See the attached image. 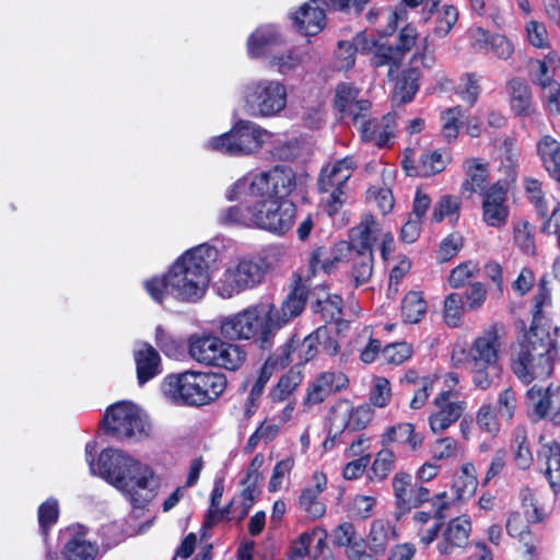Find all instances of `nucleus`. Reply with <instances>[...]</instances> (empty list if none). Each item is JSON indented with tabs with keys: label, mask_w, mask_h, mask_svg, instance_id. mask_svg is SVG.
<instances>
[{
	"label": "nucleus",
	"mask_w": 560,
	"mask_h": 560,
	"mask_svg": "<svg viewBox=\"0 0 560 560\" xmlns=\"http://www.w3.org/2000/svg\"><path fill=\"white\" fill-rule=\"evenodd\" d=\"M392 487L397 508L402 512H408L429 501V489L415 482L413 477L408 472H396L392 479Z\"/></svg>",
	"instance_id": "a211bd4d"
},
{
	"label": "nucleus",
	"mask_w": 560,
	"mask_h": 560,
	"mask_svg": "<svg viewBox=\"0 0 560 560\" xmlns=\"http://www.w3.org/2000/svg\"><path fill=\"white\" fill-rule=\"evenodd\" d=\"M448 162L447 155L441 152L432 151L423 153L418 165V176H432L442 172Z\"/></svg>",
	"instance_id": "13d9d810"
},
{
	"label": "nucleus",
	"mask_w": 560,
	"mask_h": 560,
	"mask_svg": "<svg viewBox=\"0 0 560 560\" xmlns=\"http://www.w3.org/2000/svg\"><path fill=\"white\" fill-rule=\"evenodd\" d=\"M396 527L388 520H374L369 534V546L376 555L383 553L390 541L396 540Z\"/></svg>",
	"instance_id": "e433bc0d"
},
{
	"label": "nucleus",
	"mask_w": 560,
	"mask_h": 560,
	"mask_svg": "<svg viewBox=\"0 0 560 560\" xmlns=\"http://www.w3.org/2000/svg\"><path fill=\"white\" fill-rule=\"evenodd\" d=\"M305 58L306 55L300 48H277L266 62L269 68L275 69L282 75H287L300 68L304 63Z\"/></svg>",
	"instance_id": "f704fd0d"
},
{
	"label": "nucleus",
	"mask_w": 560,
	"mask_h": 560,
	"mask_svg": "<svg viewBox=\"0 0 560 560\" xmlns=\"http://www.w3.org/2000/svg\"><path fill=\"white\" fill-rule=\"evenodd\" d=\"M350 250V245L347 242H340L332 247L319 246L315 248L310 257V269L313 273L322 270L326 273L332 271L337 264L341 261L345 254Z\"/></svg>",
	"instance_id": "c756f323"
},
{
	"label": "nucleus",
	"mask_w": 560,
	"mask_h": 560,
	"mask_svg": "<svg viewBox=\"0 0 560 560\" xmlns=\"http://www.w3.org/2000/svg\"><path fill=\"white\" fill-rule=\"evenodd\" d=\"M104 430L117 439L147 434L148 421L132 402L120 401L107 408L103 418Z\"/></svg>",
	"instance_id": "f8f14e48"
},
{
	"label": "nucleus",
	"mask_w": 560,
	"mask_h": 560,
	"mask_svg": "<svg viewBox=\"0 0 560 560\" xmlns=\"http://www.w3.org/2000/svg\"><path fill=\"white\" fill-rule=\"evenodd\" d=\"M246 360L245 350L234 343L220 339L213 365L230 371L238 370Z\"/></svg>",
	"instance_id": "a19ab883"
},
{
	"label": "nucleus",
	"mask_w": 560,
	"mask_h": 560,
	"mask_svg": "<svg viewBox=\"0 0 560 560\" xmlns=\"http://www.w3.org/2000/svg\"><path fill=\"white\" fill-rule=\"evenodd\" d=\"M283 45L284 38L275 25H261L247 38V52L250 58L267 60Z\"/></svg>",
	"instance_id": "5701e85b"
},
{
	"label": "nucleus",
	"mask_w": 560,
	"mask_h": 560,
	"mask_svg": "<svg viewBox=\"0 0 560 560\" xmlns=\"http://www.w3.org/2000/svg\"><path fill=\"white\" fill-rule=\"evenodd\" d=\"M478 428L490 435H495L500 430L497 412L491 404L482 405L476 415Z\"/></svg>",
	"instance_id": "338daca9"
},
{
	"label": "nucleus",
	"mask_w": 560,
	"mask_h": 560,
	"mask_svg": "<svg viewBox=\"0 0 560 560\" xmlns=\"http://www.w3.org/2000/svg\"><path fill=\"white\" fill-rule=\"evenodd\" d=\"M223 495V485L222 482H215L214 487L211 491V505L207 514L206 524L208 526H212L223 518L230 517V510L229 506L224 509H219L220 501Z\"/></svg>",
	"instance_id": "69168bd1"
},
{
	"label": "nucleus",
	"mask_w": 560,
	"mask_h": 560,
	"mask_svg": "<svg viewBox=\"0 0 560 560\" xmlns=\"http://www.w3.org/2000/svg\"><path fill=\"white\" fill-rule=\"evenodd\" d=\"M424 441V436L420 432H416V428L410 422H401L390 425L384 430L381 435L383 446L390 444H400L410 451L419 450Z\"/></svg>",
	"instance_id": "cd10ccee"
},
{
	"label": "nucleus",
	"mask_w": 560,
	"mask_h": 560,
	"mask_svg": "<svg viewBox=\"0 0 560 560\" xmlns=\"http://www.w3.org/2000/svg\"><path fill=\"white\" fill-rule=\"evenodd\" d=\"M431 504L434 510L433 516L438 520V522L420 535L421 541L425 545L431 544L436 538L441 522L445 518L444 511L448 508L450 504L447 501L446 492L436 494L432 499Z\"/></svg>",
	"instance_id": "864d4df0"
},
{
	"label": "nucleus",
	"mask_w": 560,
	"mask_h": 560,
	"mask_svg": "<svg viewBox=\"0 0 560 560\" xmlns=\"http://www.w3.org/2000/svg\"><path fill=\"white\" fill-rule=\"evenodd\" d=\"M357 163L352 156H346L324 167L318 177V190L324 195L322 202L328 215L336 214L348 195V180Z\"/></svg>",
	"instance_id": "9b49d317"
},
{
	"label": "nucleus",
	"mask_w": 560,
	"mask_h": 560,
	"mask_svg": "<svg viewBox=\"0 0 560 560\" xmlns=\"http://www.w3.org/2000/svg\"><path fill=\"white\" fill-rule=\"evenodd\" d=\"M418 38L419 33L416 27L411 25L405 26L400 30L395 45L384 43L383 46L376 47L373 67L388 66V75H390L394 70L398 69L406 54L415 47Z\"/></svg>",
	"instance_id": "2eb2a0df"
},
{
	"label": "nucleus",
	"mask_w": 560,
	"mask_h": 560,
	"mask_svg": "<svg viewBox=\"0 0 560 560\" xmlns=\"http://www.w3.org/2000/svg\"><path fill=\"white\" fill-rule=\"evenodd\" d=\"M68 539L62 551L63 560H94L97 547L89 541L80 527L68 529Z\"/></svg>",
	"instance_id": "7c9ffc66"
},
{
	"label": "nucleus",
	"mask_w": 560,
	"mask_h": 560,
	"mask_svg": "<svg viewBox=\"0 0 560 560\" xmlns=\"http://www.w3.org/2000/svg\"><path fill=\"white\" fill-rule=\"evenodd\" d=\"M243 102L245 110L253 117H275L287 107V86L276 79L250 81L244 88Z\"/></svg>",
	"instance_id": "9d476101"
},
{
	"label": "nucleus",
	"mask_w": 560,
	"mask_h": 560,
	"mask_svg": "<svg viewBox=\"0 0 560 560\" xmlns=\"http://www.w3.org/2000/svg\"><path fill=\"white\" fill-rule=\"evenodd\" d=\"M226 388L222 373L187 370L164 377L161 390L176 406L202 407L215 401Z\"/></svg>",
	"instance_id": "39448f33"
},
{
	"label": "nucleus",
	"mask_w": 560,
	"mask_h": 560,
	"mask_svg": "<svg viewBox=\"0 0 560 560\" xmlns=\"http://www.w3.org/2000/svg\"><path fill=\"white\" fill-rule=\"evenodd\" d=\"M552 305L551 292H536L533 296L530 327L517 339L512 354V371L524 384L549 377L559 352L550 334V325L545 322L547 310Z\"/></svg>",
	"instance_id": "f257e3e1"
},
{
	"label": "nucleus",
	"mask_w": 560,
	"mask_h": 560,
	"mask_svg": "<svg viewBox=\"0 0 560 560\" xmlns=\"http://www.w3.org/2000/svg\"><path fill=\"white\" fill-rule=\"evenodd\" d=\"M311 310L325 322H340L342 299L337 294H325V300L312 301Z\"/></svg>",
	"instance_id": "09e8293b"
},
{
	"label": "nucleus",
	"mask_w": 560,
	"mask_h": 560,
	"mask_svg": "<svg viewBox=\"0 0 560 560\" xmlns=\"http://www.w3.org/2000/svg\"><path fill=\"white\" fill-rule=\"evenodd\" d=\"M513 242L523 254L535 255V228L527 220H517L513 223Z\"/></svg>",
	"instance_id": "49530a36"
},
{
	"label": "nucleus",
	"mask_w": 560,
	"mask_h": 560,
	"mask_svg": "<svg viewBox=\"0 0 560 560\" xmlns=\"http://www.w3.org/2000/svg\"><path fill=\"white\" fill-rule=\"evenodd\" d=\"M382 233L384 231L375 218L372 214H364L360 223L351 230L350 247L372 252L373 244L381 237Z\"/></svg>",
	"instance_id": "473e14b6"
},
{
	"label": "nucleus",
	"mask_w": 560,
	"mask_h": 560,
	"mask_svg": "<svg viewBox=\"0 0 560 560\" xmlns=\"http://www.w3.org/2000/svg\"><path fill=\"white\" fill-rule=\"evenodd\" d=\"M137 377L140 385L161 373V358L159 352L149 343H138L133 352Z\"/></svg>",
	"instance_id": "c85d7f7f"
},
{
	"label": "nucleus",
	"mask_w": 560,
	"mask_h": 560,
	"mask_svg": "<svg viewBox=\"0 0 560 560\" xmlns=\"http://www.w3.org/2000/svg\"><path fill=\"white\" fill-rule=\"evenodd\" d=\"M452 390L441 392L433 400V411L429 416V427L434 434H440L453 425L466 409V402L455 399Z\"/></svg>",
	"instance_id": "dca6fc26"
},
{
	"label": "nucleus",
	"mask_w": 560,
	"mask_h": 560,
	"mask_svg": "<svg viewBox=\"0 0 560 560\" xmlns=\"http://www.w3.org/2000/svg\"><path fill=\"white\" fill-rule=\"evenodd\" d=\"M479 265L476 261L467 260L454 269L448 276V283L452 288L458 289L464 287L468 280L475 278L479 273Z\"/></svg>",
	"instance_id": "0e129e2a"
},
{
	"label": "nucleus",
	"mask_w": 560,
	"mask_h": 560,
	"mask_svg": "<svg viewBox=\"0 0 560 560\" xmlns=\"http://www.w3.org/2000/svg\"><path fill=\"white\" fill-rule=\"evenodd\" d=\"M526 397L537 419H544L548 416L550 410V387L544 388L542 386L534 385L527 390Z\"/></svg>",
	"instance_id": "5fc2aeb1"
},
{
	"label": "nucleus",
	"mask_w": 560,
	"mask_h": 560,
	"mask_svg": "<svg viewBox=\"0 0 560 560\" xmlns=\"http://www.w3.org/2000/svg\"><path fill=\"white\" fill-rule=\"evenodd\" d=\"M265 269L259 261L241 259L225 269L217 282V292L224 299H230L247 289L259 284Z\"/></svg>",
	"instance_id": "ddd939ff"
},
{
	"label": "nucleus",
	"mask_w": 560,
	"mask_h": 560,
	"mask_svg": "<svg viewBox=\"0 0 560 560\" xmlns=\"http://www.w3.org/2000/svg\"><path fill=\"white\" fill-rule=\"evenodd\" d=\"M463 167L467 178L463 183V189L469 192L485 194L487 188L488 172L487 166L479 159H467Z\"/></svg>",
	"instance_id": "4c0bfd02"
},
{
	"label": "nucleus",
	"mask_w": 560,
	"mask_h": 560,
	"mask_svg": "<svg viewBox=\"0 0 560 560\" xmlns=\"http://www.w3.org/2000/svg\"><path fill=\"white\" fill-rule=\"evenodd\" d=\"M220 338L215 336L192 337L189 340V354L199 363L213 365Z\"/></svg>",
	"instance_id": "37998d69"
},
{
	"label": "nucleus",
	"mask_w": 560,
	"mask_h": 560,
	"mask_svg": "<svg viewBox=\"0 0 560 560\" xmlns=\"http://www.w3.org/2000/svg\"><path fill=\"white\" fill-rule=\"evenodd\" d=\"M294 23L307 36L316 35L324 27L325 13L316 0H311L294 13Z\"/></svg>",
	"instance_id": "72a5a7b5"
},
{
	"label": "nucleus",
	"mask_w": 560,
	"mask_h": 560,
	"mask_svg": "<svg viewBox=\"0 0 560 560\" xmlns=\"http://www.w3.org/2000/svg\"><path fill=\"white\" fill-rule=\"evenodd\" d=\"M458 20V10L454 5L445 4L436 10L433 34L436 37H445Z\"/></svg>",
	"instance_id": "bf43d9fd"
},
{
	"label": "nucleus",
	"mask_w": 560,
	"mask_h": 560,
	"mask_svg": "<svg viewBox=\"0 0 560 560\" xmlns=\"http://www.w3.org/2000/svg\"><path fill=\"white\" fill-rule=\"evenodd\" d=\"M430 454L435 460L455 459L462 455V448L455 439L445 436L431 444Z\"/></svg>",
	"instance_id": "4d7b16f0"
},
{
	"label": "nucleus",
	"mask_w": 560,
	"mask_h": 560,
	"mask_svg": "<svg viewBox=\"0 0 560 560\" xmlns=\"http://www.w3.org/2000/svg\"><path fill=\"white\" fill-rule=\"evenodd\" d=\"M523 188L528 201L534 206L537 214L542 219H548L541 225V232L551 233L550 221L551 219L557 218L560 211V202L552 197L548 199L542 190V184L536 178H524Z\"/></svg>",
	"instance_id": "412c9836"
},
{
	"label": "nucleus",
	"mask_w": 560,
	"mask_h": 560,
	"mask_svg": "<svg viewBox=\"0 0 560 560\" xmlns=\"http://www.w3.org/2000/svg\"><path fill=\"white\" fill-rule=\"evenodd\" d=\"M307 298L308 294L306 290L303 287H299L287 296V299L281 303L280 308H276L273 304L265 305L275 334L292 318L299 316L303 312Z\"/></svg>",
	"instance_id": "4be33fe9"
},
{
	"label": "nucleus",
	"mask_w": 560,
	"mask_h": 560,
	"mask_svg": "<svg viewBox=\"0 0 560 560\" xmlns=\"http://www.w3.org/2000/svg\"><path fill=\"white\" fill-rule=\"evenodd\" d=\"M348 382V377L342 372H323L310 384L305 402L317 405L324 401L329 395L346 388Z\"/></svg>",
	"instance_id": "b1692460"
},
{
	"label": "nucleus",
	"mask_w": 560,
	"mask_h": 560,
	"mask_svg": "<svg viewBox=\"0 0 560 560\" xmlns=\"http://www.w3.org/2000/svg\"><path fill=\"white\" fill-rule=\"evenodd\" d=\"M395 466V454L387 446H384L377 452L375 459L372 464L371 471L372 478L376 480H384Z\"/></svg>",
	"instance_id": "e2e57ef3"
},
{
	"label": "nucleus",
	"mask_w": 560,
	"mask_h": 560,
	"mask_svg": "<svg viewBox=\"0 0 560 560\" xmlns=\"http://www.w3.org/2000/svg\"><path fill=\"white\" fill-rule=\"evenodd\" d=\"M427 313V303L420 292L407 293L401 303V316L405 323L417 324Z\"/></svg>",
	"instance_id": "de8ad7c7"
},
{
	"label": "nucleus",
	"mask_w": 560,
	"mask_h": 560,
	"mask_svg": "<svg viewBox=\"0 0 560 560\" xmlns=\"http://www.w3.org/2000/svg\"><path fill=\"white\" fill-rule=\"evenodd\" d=\"M478 487L477 470L472 463H465L455 475L452 490L458 501L471 498Z\"/></svg>",
	"instance_id": "c9c22d12"
},
{
	"label": "nucleus",
	"mask_w": 560,
	"mask_h": 560,
	"mask_svg": "<svg viewBox=\"0 0 560 560\" xmlns=\"http://www.w3.org/2000/svg\"><path fill=\"white\" fill-rule=\"evenodd\" d=\"M272 137L271 132L250 120H240L221 136L211 138L207 148L233 156L257 153Z\"/></svg>",
	"instance_id": "1a4fd4ad"
},
{
	"label": "nucleus",
	"mask_w": 560,
	"mask_h": 560,
	"mask_svg": "<svg viewBox=\"0 0 560 560\" xmlns=\"http://www.w3.org/2000/svg\"><path fill=\"white\" fill-rule=\"evenodd\" d=\"M352 269L351 279L355 287L366 283L373 272V253L350 247Z\"/></svg>",
	"instance_id": "c03bdc74"
},
{
	"label": "nucleus",
	"mask_w": 560,
	"mask_h": 560,
	"mask_svg": "<svg viewBox=\"0 0 560 560\" xmlns=\"http://www.w3.org/2000/svg\"><path fill=\"white\" fill-rule=\"evenodd\" d=\"M327 488V477L322 471H315L311 485L306 486L299 498V508L311 518H319L326 513V505L320 494Z\"/></svg>",
	"instance_id": "393cba45"
},
{
	"label": "nucleus",
	"mask_w": 560,
	"mask_h": 560,
	"mask_svg": "<svg viewBox=\"0 0 560 560\" xmlns=\"http://www.w3.org/2000/svg\"><path fill=\"white\" fill-rule=\"evenodd\" d=\"M413 67L405 71L396 82L393 100L397 103L410 102L419 90L420 72L417 65L432 68L435 63L434 50L430 48L429 36L421 39V49L417 50L411 59Z\"/></svg>",
	"instance_id": "4468645a"
},
{
	"label": "nucleus",
	"mask_w": 560,
	"mask_h": 560,
	"mask_svg": "<svg viewBox=\"0 0 560 560\" xmlns=\"http://www.w3.org/2000/svg\"><path fill=\"white\" fill-rule=\"evenodd\" d=\"M502 342L497 326L485 329L470 343L466 362L471 373L472 383L479 389L491 387L500 372L499 353Z\"/></svg>",
	"instance_id": "0eeeda50"
},
{
	"label": "nucleus",
	"mask_w": 560,
	"mask_h": 560,
	"mask_svg": "<svg viewBox=\"0 0 560 560\" xmlns=\"http://www.w3.org/2000/svg\"><path fill=\"white\" fill-rule=\"evenodd\" d=\"M94 452L95 444L88 443L85 454L91 472L101 476L121 491L133 506L143 508L154 498L159 479L148 465L114 448L102 451L97 463H94L92 459Z\"/></svg>",
	"instance_id": "7ed1b4c3"
},
{
	"label": "nucleus",
	"mask_w": 560,
	"mask_h": 560,
	"mask_svg": "<svg viewBox=\"0 0 560 560\" xmlns=\"http://www.w3.org/2000/svg\"><path fill=\"white\" fill-rule=\"evenodd\" d=\"M509 91L512 110L518 116H529L533 107L528 86L520 80H512L509 83Z\"/></svg>",
	"instance_id": "a18cd8bd"
},
{
	"label": "nucleus",
	"mask_w": 560,
	"mask_h": 560,
	"mask_svg": "<svg viewBox=\"0 0 560 560\" xmlns=\"http://www.w3.org/2000/svg\"><path fill=\"white\" fill-rule=\"evenodd\" d=\"M373 419V410L368 405L352 408L348 405H339L331 409L329 416L330 428L335 433L345 430L359 431L366 428Z\"/></svg>",
	"instance_id": "aec40b11"
},
{
	"label": "nucleus",
	"mask_w": 560,
	"mask_h": 560,
	"mask_svg": "<svg viewBox=\"0 0 560 560\" xmlns=\"http://www.w3.org/2000/svg\"><path fill=\"white\" fill-rule=\"evenodd\" d=\"M360 131L361 139L364 142L373 143L380 148L387 145L394 137L395 117L384 116L380 121L364 117L358 125H353Z\"/></svg>",
	"instance_id": "a878e982"
},
{
	"label": "nucleus",
	"mask_w": 560,
	"mask_h": 560,
	"mask_svg": "<svg viewBox=\"0 0 560 560\" xmlns=\"http://www.w3.org/2000/svg\"><path fill=\"white\" fill-rule=\"evenodd\" d=\"M460 199L452 195H443L434 205L431 221L440 223L444 219L456 222L460 211Z\"/></svg>",
	"instance_id": "8fccbe9b"
},
{
	"label": "nucleus",
	"mask_w": 560,
	"mask_h": 560,
	"mask_svg": "<svg viewBox=\"0 0 560 560\" xmlns=\"http://www.w3.org/2000/svg\"><path fill=\"white\" fill-rule=\"evenodd\" d=\"M538 154L546 171L552 178L560 182V142L545 136L537 144Z\"/></svg>",
	"instance_id": "ea45409f"
},
{
	"label": "nucleus",
	"mask_w": 560,
	"mask_h": 560,
	"mask_svg": "<svg viewBox=\"0 0 560 560\" xmlns=\"http://www.w3.org/2000/svg\"><path fill=\"white\" fill-rule=\"evenodd\" d=\"M326 327H318L314 332L306 336L301 342L295 339H291L284 349L285 359L288 361H292L290 359L291 349L295 348V343L298 345V357L301 362H307L313 359L317 352L322 338H325Z\"/></svg>",
	"instance_id": "79ce46f5"
},
{
	"label": "nucleus",
	"mask_w": 560,
	"mask_h": 560,
	"mask_svg": "<svg viewBox=\"0 0 560 560\" xmlns=\"http://www.w3.org/2000/svg\"><path fill=\"white\" fill-rule=\"evenodd\" d=\"M464 115L465 112L460 106H454L442 113V135L448 142L457 138L459 131V120L464 117Z\"/></svg>",
	"instance_id": "680f3d73"
},
{
	"label": "nucleus",
	"mask_w": 560,
	"mask_h": 560,
	"mask_svg": "<svg viewBox=\"0 0 560 560\" xmlns=\"http://www.w3.org/2000/svg\"><path fill=\"white\" fill-rule=\"evenodd\" d=\"M215 247L203 243L184 253L162 278L154 277L144 282L148 294L158 303L168 295L187 302L202 299L208 288L209 268L217 260Z\"/></svg>",
	"instance_id": "f03ea898"
},
{
	"label": "nucleus",
	"mask_w": 560,
	"mask_h": 560,
	"mask_svg": "<svg viewBox=\"0 0 560 560\" xmlns=\"http://www.w3.org/2000/svg\"><path fill=\"white\" fill-rule=\"evenodd\" d=\"M316 539V549L325 546L326 533L322 528H315L311 532L302 533L296 540L292 542L290 556L291 558H304L310 552V546Z\"/></svg>",
	"instance_id": "3c124183"
},
{
	"label": "nucleus",
	"mask_w": 560,
	"mask_h": 560,
	"mask_svg": "<svg viewBox=\"0 0 560 560\" xmlns=\"http://www.w3.org/2000/svg\"><path fill=\"white\" fill-rule=\"evenodd\" d=\"M412 354V348L407 342L387 345L381 352L384 362L399 365L407 361Z\"/></svg>",
	"instance_id": "774afa93"
},
{
	"label": "nucleus",
	"mask_w": 560,
	"mask_h": 560,
	"mask_svg": "<svg viewBox=\"0 0 560 560\" xmlns=\"http://www.w3.org/2000/svg\"><path fill=\"white\" fill-rule=\"evenodd\" d=\"M471 532V522L467 516L453 518L443 533L442 540L438 544L441 555L450 556L456 548H464L468 544Z\"/></svg>",
	"instance_id": "bb28decb"
},
{
	"label": "nucleus",
	"mask_w": 560,
	"mask_h": 560,
	"mask_svg": "<svg viewBox=\"0 0 560 560\" xmlns=\"http://www.w3.org/2000/svg\"><path fill=\"white\" fill-rule=\"evenodd\" d=\"M482 220L491 228H503L508 223L510 209L506 205L508 190L501 183H494L482 195Z\"/></svg>",
	"instance_id": "6ab92c4d"
},
{
	"label": "nucleus",
	"mask_w": 560,
	"mask_h": 560,
	"mask_svg": "<svg viewBox=\"0 0 560 560\" xmlns=\"http://www.w3.org/2000/svg\"><path fill=\"white\" fill-rule=\"evenodd\" d=\"M538 457L544 464V474L552 492L560 493V443L555 440L542 443Z\"/></svg>",
	"instance_id": "2f4dec72"
},
{
	"label": "nucleus",
	"mask_w": 560,
	"mask_h": 560,
	"mask_svg": "<svg viewBox=\"0 0 560 560\" xmlns=\"http://www.w3.org/2000/svg\"><path fill=\"white\" fill-rule=\"evenodd\" d=\"M335 108L341 114V118L352 125H358L364 117H369L371 103L360 96V90L348 82L336 86Z\"/></svg>",
	"instance_id": "f3484780"
},
{
	"label": "nucleus",
	"mask_w": 560,
	"mask_h": 560,
	"mask_svg": "<svg viewBox=\"0 0 560 560\" xmlns=\"http://www.w3.org/2000/svg\"><path fill=\"white\" fill-rule=\"evenodd\" d=\"M467 312L462 294L451 293L445 298L443 316L447 326L458 327Z\"/></svg>",
	"instance_id": "6e6d98bb"
},
{
	"label": "nucleus",
	"mask_w": 560,
	"mask_h": 560,
	"mask_svg": "<svg viewBox=\"0 0 560 560\" xmlns=\"http://www.w3.org/2000/svg\"><path fill=\"white\" fill-rule=\"evenodd\" d=\"M296 219V207L289 201L248 199L246 203L229 207L219 214L224 225H241L284 235Z\"/></svg>",
	"instance_id": "20e7f679"
},
{
	"label": "nucleus",
	"mask_w": 560,
	"mask_h": 560,
	"mask_svg": "<svg viewBox=\"0 0 560 560\" xmlns=\"http://www.w3.org/2000/svg\"><path fill=\"white\" fill-rule=\"evenodd\" d=\"M296 187L295 173L291 167L277 165L266 171L248 173L238 178L225 192L230 201L262 199L287 201Z\"/></svg>",
	"instance_id": "423d86ee"
},
{
	"label": "nucleus",
	"mask_w": 560,
	"mask_h": 560,
	"mask_svg": "<svg viewBox=\"0 0 560 560\" xmlns=\"http://www.w3.org/2000/svg\"><path fill=\"white\" fill-rule=\"evenodd\" d=\"M302 382V375L299 371L290 370L278 382L270 392V398L273 402L289 401L294 390Z\"/></svg>",
	"instance_id": "603ef678"
},
{
	"label": "nucleus",
	"mask_w": 560,
	"mask_h": 560,
	"mask_svg": "<svg viewBox=\"0 0 560 560\" xmlns=\"http://www.w3.org/2000/svg\"><path fill=\"white\" fill-rule=\"evenodd\" d=\"M505 528L511 537L517 538L524 546L529 556H535L538 550L539 541L532 536L525 521L518 512L509 514Z\"/></svg>",
	"instance_id": "58836bf2"
},
{
	"label": "nucleus",
	"mask_w": 560,
	"mask_h": 560,
	"mask_svg": "<svg viewBox=\"0 0 560 560\" xmlns=\"http://www.w3.org/2000/svg\"><path fill=\"white\" fill-rule=\"evenodd\" d=\"M220 334L229 340L255 339L262 349L269 348L275 337L265 304L249 306L220 320Z\"/></svg>",
	"instance_id": "6e6552de"
},
{
	"label": "nucleus",
	"mask_w": 560,
	"mask_h": 560,
	"mask_svg": "<svg viewBox=\"0 0 560 560\" xmlns=\"http://www.w3.org/2000/svg\"><path fill=\"white\" fill-rule=\"evenodd\" d=\"M270 373L267 368L264 366L260 371L259 376L252 386L248 397L244 406V415L246 418H250L255 412L259 404V399L264 393L265 386L268 383Z\"/></svg>",
	"instance_id": "052dcab7"
}]
</instances>
